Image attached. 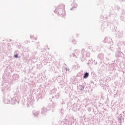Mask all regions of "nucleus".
Returning <instances> with one entry per match:
<instances>
[{"label":"nucleus","instance_id":"1","mask_svg":"<svg viewBox=\"0 0 125 125\" xmlns=\"http://www.w3.org/2000/svg\"><path fill=\"white\" fill-rule=\"evenodd\" d=\"M54 12L56 13V14H59V15H61L62 17H64V16L66 15L65 5L62 4L57 6Z\"/></svg>","mask_w":125,"mask_h":125},{"label":"nucleus","instance_id":"2","mask_svg":"<svg viewBox=\"0 0 125 125\" xmlns=\"http://www.w3.org/2000/svg\"><path fill=\"white\" fill-rule=\"evenodd\" d=\"M3 102L6 104H11L12 105H14L16 102V99L14 97L11 98L9 96H6L4 98Z\"/></svg>","mask_w":125,"mask_h":125},{"label":"nucleus","instance_id":"3","mask_svg":"<svg viewBox=\"0 0 125 125\" xmlns=\"http://www.w3.org/2000/svg\"><path fill=\"white\" fill-rule=\"evenodd\" d=\"M34 97H31L30 98L28 99V103H27V107H30V106H33L34 105Z\"/></svg>","mask_w":125,"mask_h":125},{"label":"nucleus","instance_id":"4","mask_svg":"<svg viewBox=\"0 0 125 125\" xmlns=\"http://www.w3.org/2000/svg\"><path fill=\"white\" fill-rule=\"evenodd\" d=\"M80 53V51L78 49H76L74 51L73 54L70 55V57L73 56L74 57H77Z\"/></svg>","mask_w":125,"mask_h":125},{"label":"nucleus","instance_id":"5","mask_svg":"<svg viewBox=\"0 0 125 125\" xmlns=\"http://www.w3.org/2000/svg\"><path fill=\"white\" fill-rule=\"evenodd\" d=\"M71 6H72L73 8H77L78 7V4L76 3V2H75L74 1L73 2Z\"/></svg>","mask_w":125,"mask_h":125},{"label":"nucleus","instance_id":"6","mask_svg":"<svg viewBox=\"0 0 125 125\" xmlns=\"http://www.w3.org/2000/svg\"><path fill=\"white\" fill-rule=\"evenodd\" d=\"M122 115H120V117H118V122L119 123L118 125H121V124L122 123Z\"/></svg>","mask_w":125,"mask_h":125},{"label":"nucleus","instance_id":"7","mask_svg":"<svg viewBox=\"0 0 125 125\" xmlns=\"http://www.w3.org/2000/svg\"><path fill=\"white\" fill-rule=\"evenodd\" d=\"M30 39H32L33 40H37V36L36 35H30Z\"/></svg>","mask_w":125,"mask_h":125},{"label":"nucleus","instance_id":"8","mask_svg":"<svg viewBox=\"0 0 125 125\" xmlns=\"http://www.w3.org/2000/svg\"><path fill=\"white\" fill-rule=\"evenodd\" d=\"M88 76H89L88 72H86L83 76L84 79H87V78H88Z\"/></svg>","mask_w":125,"mask_h":125},{"label":"nucleus","instance_id":"9","mask_svg":"<svg viewBox=\"0 0 125 125\" xmlns=\"http://www.w3.org/2000/svg\"><path fill=\"white\" fill-rule=\"evenodd\" d=\"M33 115L35 117H36L37 116H38V115H39V112L38 111H33Z\"/></svg>","mask_w":125,"mask_h":125},{"label":"nucleus","instance_id":"10","mask_svg":"<svg viewBox=\"0 0 125 125\" xmlns=\"http://www.w3.org/2000/svg\"><path fill=\"white\" fill-rule=\"evenodd\" d=\"M46 109L45 108H42L41 111V113L42 114H44V113H46Z\"/></svg>","mask_w":125,"mask_h":125},{"label":"nucleus","instance_id":"11","mask_svg":"<svg viewBox=\"0 0 125 125\" xmlns=\"http://www.w3.org/2000/svg\"><path fill=\"white\" fill-rule=\"evenodd\" d=\"M80 87H81V90H83L84 89V86L83 85H81Z\"/></svg>","mask_w":125,"mask_h":125},{"label":"nucleus","instance_id":"12","mask_svg":"<svg viewBox=\"0 0 125 125\" xmlns=\"http://www.w3.org/2000/svg\"><path fill=\"white\" fill-rule=\"evenodd\" d=\"M72 42H73V43L74 44H76V43H77V42L76 41V40H73V41H72Z\"/></svg>","mask_w":125,"mask_h":125},{"label":"nucleus","instance_id":"13","mask_svg":"<svg viewBox=\"0 0 125 125\" xmlns=\"http://www.w3.org/2000/svg\"><path fill=\"white\" fill-rule=\"evenodd\" d=\"M14 57H16V58H17L18 57V55L16 54V55H14Z\"/></svg>","mask_w":125,"mask_h":125},{"label":"nucleus","instance_id":"14","mask_svg":"<svg viewBox=\"0 0 125 125\" xmlns=\"http://www.w3.org/2000/svg\"><path fill=\"white\" fill-rule=\"evenodd\" d=\"M82 51H84V50L83 49V50H82Z\"/></svg>","mask_w":125,"mask_h":125},{"label":"nucleus","instance_id":"15","mask_svg":"<svg viewBox=\"0 0 125 125\" xmlns=\"http://www.w3.org/2000/svg\"><path fill=\"white\" fill-rule=\"evenodd\" d=\"M71 10H73V8H71Z\"/></svg>","mask_w":125,"mask_h":125}]
</instances>
